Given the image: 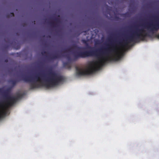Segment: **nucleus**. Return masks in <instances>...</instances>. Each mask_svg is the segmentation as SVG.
<instances>
[{
  "label": "nucleus",
  "mask_w": 159,
  "mask_h": 159,
  "mask_svg": "<svg viewBox=\"0 0 159 159\" xmlns=\"http://www.w3.org/2000/svg\"><path fill=\"white\" fill-rule=\"evenodd\" d=\"M145 31L143 28L139 29L136 27L135 30L126 39L122 41H115L94 51H82L84 48L79 47V58H85L94 55L98 60L96 66H92L85 70L79 68V76L92 74L99 70L107 61L120 59V56L118 54L117 46L123 47L131 42H135L139 40H144L146 37L149 36L147 33L143 34Z\"/></svg>",
  "instance_id": "1"
},
{
  "label": "nucleus",
  "mask_w": 159,
  "mask_h": 159,
  "mask_svg": "<svg viewBox=\"0 0 159 159\" xmlns=\"http://www.w3.org/2000/svg\"><path fill=\"white\" fill-rule=\"evenodd\" d=\"M18 47L17 48H20V46L19 45H18Z\"/></svg>",
  "instance_id": "15"
},
{
  "label": "nucleus",
  "mask_w": 159,
  "mask_h": 159,
  "mask_svg": "<svg viewBox=\"0 0 159 159\" xmlns=\"http://www.w3.org/2000/svg\"><path fill=\"white\" fill-rule=\"evenodd\" d=\"M47 53L46 51H43L41 52L42 54L44 56H45L47 57L48 60H52L59 58L60 57V55L58 54H55L52 56H47L46 55V54Z\"/></svg>",
  "instance_id": "5"
},
{
  "label": "nucleus",
  "mask_w": 159,
  "mask_h": 159,
  "mask_svg": "<svg viewBox=\"0 0 159 159\" xmlns=\"http://www.w3.org/2000/svg\"><path fill=\"white\" fill-rule=\"evenodd\" d=\"M95 43L96 44H99V43H97V42H96Z\"/></svg>",
  "instance_id": "17"
},
{
  "label": "nucleus",
  "mask_w": 159,
  "mask_h": 159,
  "mask_svg": "<svg viewBox=\"0 0 159 159\" xmlns=\"http://www.w3.org/2000/svg\"><path fill=\"white\" fill-rule=\"evenodd\" d=\"M11 90V89L10 88H9L5 90L3 88H0V93L3 96L5 99L4 101L0 102V105L3 104L5 102L7 103V106H11L18 100L23 97L24 94L21 93L18 94L16 97L10 96L9 94Z\"/></svg>",
  "instance_id": "3"
},
{
  "label": "nucleus",
  "mask_w": 159,
  "mask_h": 159,
  "mask_svg": "<svg viewBox=\"0 0 159 159\" xmlns=\"http://www.w3.org/2000/svg\"><path fill=\"white\" fill-rule=\"evenodd\" d=\"M115 18L116 20H118L120 19L119 18L118 16H116Z\"/></svg>",
  "instance_id": "12"
},
{
  "label": "nucleus",
  "mask_w": 159,
  "mask_h": 159,
  "mask_svg": "<svg viewBox=\"0 0 159 159\" xmlns=\"http://www.w3.org/2000/svg\"><path fill=\"white\" fill-rule=\"evenodd\" d=\"M67 58H70V57H69L68 56H67Z\"/></svg>",
  "instance_id": "16"
},
{
  "label": "nucleus",
  "mask_w": 159,
  "mask_h": 159,
  "mask_svg": "<svg viewBox=\"0 0 159 159\" xmlns=\"http://www.w3.org/2000/svg\"><path fill=\"white\" fill-rule=\"evenodd\" d=\"M144 26L150 31L153 33L154 31H157L159 29V20L155 22L144 25Z\"/></svg>",
  "instance_id": "4"
},
{
  "label": "nucleus",
  "mask_w": 159,
  "mask_h": 159,
  "mask_svg": "<svg viewBox=\"0 0 159 159\" xmlns=\"http://www.w3.org/2000/svg\"><path fill=\"white\" fill-rule=\"evenodd\" d=\"M11 16H14V14L13 13V12H11Z\"/></svg>",
  "instance_id": "14"
},
{
  "label": "nucleus",
  "mask_w": 159,
  "mask_h": 159,
  "mask_svg": "<svg viewBox=\"0 0 159 159\" xmlns=\"http://www.w3.org/2000/svg\"><path fill=\"white\" fill-rule=\"evenodd\" d=\"M7 114V111L6 110H1L0 109V120L5 116Z\"/></svg>",
  "instance_id": "8"
},
{
  "label": "nucleus",
  "mask_w": 159,
  "mask_h": 159,
  "mask_svg": "<svg viewBox=\"0 0 159 159\" xmlns=\"http://www.w3.org/2000/svg\"><path fill=\"white\" fill-rule=\"evenodd\" d=\"M123 16L125 17H128L129 16V13L128 12H126V13L123 14L122 15Z\"/></svg>",
  "instance_id": "11"
},
{
  "label": "nucleus",
  "mask_w": 159,
  "mask_h": 159,
  "mask_svg": "<svg viewBox=\"0 0 159 159\" xmlns=\"http://www.w3.org/2000/svg\"><path fill=\"white\" fill-rule=\"evenodd\" d=\"M59 15H58L57 17L55 18V22L51 21L49 22L50 25L54 27H56L58 26V24L60 22V20L59 18Z\"/></svg>",
  "instance_id": "6"
},
{
  "label": "nucleus",
  "mask_w": 159,
  "mask_h": 159,
  "mask_svg": "<svg viewBox=\"0 0 159 159\" xmlns=\"http://www.w3.org/2000/svg\"><path fill=\"white\" fill-rule=\"evenodd\" d=\"M8 60L7 59H6L5 60H4V62L6 63H7L8 62Z\"/></svg>",
  "instance_id": "13"
},
{
  "label": "nucleus",
  "mask_w": 159,
  "mask_h": 159,
  "mask_svg": "<svg viewBox=\"0 0 159 159\" xmlns=\"http://www.w3.org/2000/svg\"><path fill=\"white\" fill-rule=\"evenodd\" d=\"M44 36H45L44 35L43 36V37H44Z\"/></svg>",
  "instance_id": "18"
},
{
  "label": "nucleus",
  "mask_w": 159,
  "mask_h": 159,
  "mask_svg": "<svg viewBox=\"0 0 159 159\" xmlns=\"http://www.w3.org/2000/svg\"><path fill=\"white\" fill-rule=\"evenodd\" d=\"M82 42L83 43L86 45L88 48H91V47L89 45L87 41L85 39H82Z\"/></svg>",
  "instance_id": "9"
},
{
  "label": "nucleus",
  "mask_w": 159,
  "mask_h": 159,
  "mask_svg": "<svg viewBox=\"0 0 159 159\" xmlns=\"http://www.w3.org/2000/svg\"><path fill=\"white\" fill-rule=\"evenodd\" d=\"M158 36H159V35H158Z\"/></svg>",
  "instance_id": "19"
},
{
  "label": "nucleus",
  "mask_w": 159,
  "mask_h": 159,
  "mask_svg": "<svg viewBox=\"0 0 159 159\" xmlns=\"http://www.w3.org/2000/svg\"><path fill=\"white\" fill-rule=\"evenodd\" d=\"M17 81L16 80H11L9 81V82L11 83L13 86H14L16 84Z\"/></svg>",
  "instance_id": "10"
},
{
  "label": "nucleus",
  "mask_w": 159,
  "mask_h": 159,
  "mask_svg": "<svg viewBox=\"0 0 159 159\" xmlns=\"http://www.w3.org/2000/svg\"><path fill=\"white\" fill-rule=\"evenodd\" d=\"M63 66L65 68L70 69L71 67V64L69 62H64L63 63Z\"/></svg>",
  "instance_id": "7"
},
{
  "label": "nucleus",
  "mask_w": 159,
  "mask_h": 159,
  "mask_svg": "<svg viewBox=\"0 0 159 159\" xmlns=\"http://www.w3.org/2000/svg\"><path fill=\"white\" fill-rule=\"evenodd\" d=\"M22 80L27 82H32L30 84V89L38 88L40 85L36 84L35 81H39L42 84L47 88L54 87L58 85L63 80L62 76L52 71L50 68L48 72L46 74H42L37 75L34 77L31 76H23Z\"/></svg>",
  "instance_id": "2"
}]
</instances>
